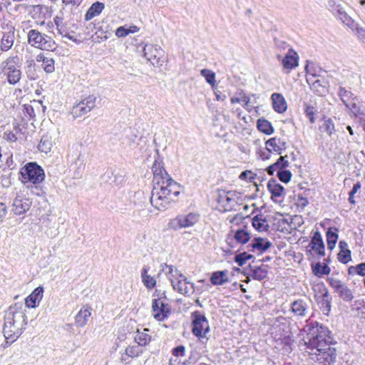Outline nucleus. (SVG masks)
<instances>
[{
    "instance_id": "38",
    "label": "nucleus",
    "mask_w": 365,
    "mask_h": 365,
    "mask_svg": "<svg viewBox=\"0 0 365 365\" xmlns=\"http://www.w3.org/2000/svg\"><path fill=\"white\" fill-rule=\"evenodd\" d=\"M234 239L237 243L244 245L250 240V234L245 228L239 229L235 231Z\"/></svg>"
},
{
    "instance_id": "19",
    "label": "nucleus",
    "mask_w": 365,
    "mask_h": 365,
    "mask_svg": "<svg viewBox=\"0 0 365 365\" xmlns=\"http://www.w3.org/2000/svg\"><path fill=\"white\" fill-rule=\"evenodd\" d=\"M290 307L292 312L298 317H305L309 312L308 303L302 299L293 301Z\"/></svg>"
},
{
    "instance_id": "39",
    "label": "nucleus",
    "mask_w": 365,
    "mask_h": 365,
    "mask_svg": "<svg viewBox=\"0 0 365 365\" xmlns=\"http://www.w3.org/2000/svg\"><path fill=\"white\" fill-rule=\"evenodd\" d=\"M257 127L259 131L267 135H270L274 132V128L271 123L264 118L257 120Z\"/></svg>"
},
{
    "instance_id": "16",
    "label": "nucleus",
    "mask_w": 365,
    "mask_h": 365,
    "mask_svg": "<svg viewBox=\"0 0 365 365\" xmlns=\"http://www.w3.org/2000/svg\"><path fill=\"white\" fill-rule=\"evenodd\" d=\"M329 6L331 7L333 14L340 19L345 25L353 29L355 26L354 20L346 14L340 4H336L335 1H329Z\"/></svg>"
},
{
    "instance_id": "12",
    "label": "nucleus",
    "mask_w": 365,
    "mask_h": 365,
    "mask_svg": "<svg viewBox=\"0 0 365 365\" xmlns=\"http://www.w3.org/2000/svg\"><path fill=\"white\" fill-rule=\"evenodd\" d=\"M265 145L269 154H266L264 151H260V157L262 160L269 159L270 153L272 152L280 155L287 148V143L284 140L277 138L276 137L267 140Z\"/></svg>"
},
{
    "instance_id": "50",
    "label": "nucleus",
    "mask_w": 365,
    "mask_h": 365,
    "mask_svg": "<svg viewBox=\"0 0 365 365\" xmlns=\"http://www.w3.org/2000/svg\"><path fill=\"white\" fill-rule=\"evenodd\" d=\"M48 221L50 226L45 230V234L48 237L53 239L56 237L59 233L58 226L56 222L51 223V221Z\"/></svg>"
},
{
    "instance_id": "55",
    "label": "nucleus",
    "mask_w": 365,
    "mask_h": 365,
    "mask_svg": "<svg viewBox=\"0 0 365 365\" xmlns=\"http://www.w3.org/2000/svg\"><path fill=\"white\" fill-rule=\"evenodd\" d=\"M338 259L341 263H348L351 259V251L345 250L343 252H339V253L338 254Z\"/></svg>"
},
{
    "instance_id": "30",
    "label": "nucleus",
    "mask_w": 365,
    "mask_h": 365,
    "mask_svg": "<svg viewBox=\"0 0 365 365\" xmlns=\"http://www.w3.org/2000/svg\"><path fill=\"white\" fill-rule=\"evenodd\" d=\"M104 9V4L101 2H95L87 11L85 15V19L86 21H89L92 19L94 16L99 15L103 9Z\"/></svg>"
},
{
    "instance_id": "28",
    "label": "nucleus",
    "mask_w": 365,
    "mask_h": 365,
    "mask_svg": "<svg viewBox=\"0 0 365 365\" xmlns=\"http://www.w3.org/2000/svg\"><path fill=\"white\" fill-rule=\"evenodd\" d=\"M210 282L213 285H222L229 282L227 271L222 270L214 272L211 275Z\"/></svg>"
},
{
    "instance_id": "56",
    "label": "nucleus",
    "mask_w": 365,
    "mask_h": 365,
    "mask_svg": "<svg viewBox=\"0 0 365 365\" xmlns=\"http://www.w3.org/2000/svg\"><path fill=\"white\" fill-rule=\"evenodd\" d=\"M38 185H34V186L31 187V191L34 195H36L37 196H45L46 192L43 187Z\"/></svg>"
},
{
    "instance_id": "11",
    "label": "nucleus",
    "mask_w": 365,
    "mask_h": 365,
    "mask_svg": "<svg viewBox=\"0 0 365 365\" xmlns=\"http://www.w3.org/2000/svg\"><path fill=\"white\" fill-rule=\"evenodd\" d=\"M164 51L156 44H145L143 48L144 56L153 66L160 67L163 64L162 58L164 56Z\"/></svg>"
},
{
    "instance_id": "54",
    "label": "nucleus",
    "mask_w": 365,
    "mask_h": 365,
    "mask_svg": "<svg viewBox=\"0 0 365 365\" xmlns=\"http://www.w3.org/2000/svg\"><path fill=\"white\" fill-rule=\"evenodd\" d=\"M304 112H305L307 117L309 118L310 123H315L314 115L317 113V110L315 109V108L312 106L306 105Z\"/></svg>"
},
{
    "instance_id": "47",
    "label": "nucleus",
    "mask_w": 365,
    "mask_h": 365,
    "mask_svg": "<svg viewBox=\"0 0 365 365\" xmlns=\"http://www.w3.org/2000/svg\"><path fill=\"white\" fill-rule=\"evenodd\" d=\"M22 113V118L26 121H29L35 117L34 109L32 106L29 104L24 105Z\"/></svg>"
},
{
    "instance_id": "33",
    "label": "nucleus",
    "mask_w": 365,
    "mask_h": 365,
    "mask_svg": "<svg viewBox=\"0 0 365 365\" xmlns=\"http://www.w3.org/2000/svg\"><path fill=\"white\" fill-rule=\"evenodd\" d=\"M267 189L272 194V198L282 196L284 191V187L277 183L275 180H271L268 182Z\"/></svg>"
},
{
    "instance_id": "45",
    "label": "nucleus",
    "mask_w": 365,
    "mask_h": 365,
    "mask_svg": "<svg viewBox=\"0 0 365 365\" xmlns=\"http://www.w3.org/2000/svg\"><path fill=\"white\" fill-rule=\"evenodd\" d=\"M200 74L205 78L206 82L212 88L215 86V73L212 71L203 68L200 71Z\"/></svg>"
},
{
    "instance_id": "62",
    "label": "nucleus",
    "mask_w": 365,
    "mask_h": 365,
    "mask_svg": "<svg viewBox=\"0 0 365 365\" xmlns=\"http://www.w3.org/2000/svg\"><path fill=\"white\" fill-rule=\"evenodd\" d=\"M115 35L119 38L125 37L128 35L127 28L125 26H120L115 31Z\"/></svg>"
},
{
    "instance_id": "64",
    "label": "nucleus",
    "mask_w": 365,
    "mask_h": 365,
    "mask_svg": "<svg viewBox=\"0 0 365 365\" xmlns=\"http://www.w3.org/2000/svg\"><path fill=\"white\" fill-rule=\"evenodd\" d=\"M4 138L10 142H15L17 140L16 135L11 131H5Z\"/></svg>"
},
{
    "instance_id": "7",
    "label": "nucleus",
    "mask_w": 365,
    "mask_h": 365,
    "mask_svg": "<svg viewBox=\"0 0 365 365\" xmlns=\"http://www.w3.org/2000/svg\"><path fill=\"white\" fill-rule=\"evenodd\" d=\"M200 219V215L197 212L178 215L175 218L169 220L168 227L170 230L178 231L182 228L194 226Z\"/></svg>"
},
{
    "instance_id": "5",
    "label": "nucleus",
    "mask_w": 365,
    "mask_h": 365,
    "mask_svg": "<svg viewBox=\"0 0 365 365\" xmlns=\"http://www.w3.org/2000/svg\"><path fill=\"white\" fill-rule=\"evenodd\" d=\"M22 182L38 185L45 179L44 170L36 163H29L20 171Z\"/></svg>"
},
{
    "instance_id": "57",
    "label": "nucleus",
    "mask_w": 365,
    "mask_h": 365,
    "mask_svg": "<svg viewBox=\"0 0 365 365\" xmlns=\"http://www.w3.org/2000/svg\"><path fill=\"white\" fill-rule=\"evenodd\" d=\"M287 156H281L275 163V165L279 168V170H282L289 166V162L285 159Z\"/></svg>"
},
{
    "instance_id": "15",
    "label": "nucleus",
    "mask_w": 365,
    "mask_h": 365,
    "mask_svg": "<svg viewBox=\"0 0 365 365\" xmlns=\"http://www.w3.org/2000/svg\"><path fill=\"white\" fill-rule=\"evenodd\" d=\"M171 284L174 290L183 295L190 296L195 292L194 284L188 281L184 275L175 281H173Z\"/></svg>"
},
{
    "instance_id": "40",
    "label": "nucleus",
    "mask_w": 365,
    "mask_h": 365,
    "mask_svg": "<svg viewBox=\"0 0 365 365\" xmlns=\"http://www.w3.org/2000/svg\"><path fill=\"white\" fill-rule=\"evenodd\" d=\"M53 146L52 140L48 135H44L41 137L38 148L41 152L47 153L51 150Z\"/></svg>"
},
{
    "instance_id": "53",
    "label": "nucleus",
    "mask_w": 365,
    "mask_h": 365,
    "mask_svg": "<svg viewBox=\"0 0 365 365\" xmlns=\"http://www.w3.org/2000/svg\"><path fill=\"white\" fill-rule=\"evenodd\" d=\"M250 98L246 95V94H243L240 98H231V103H244V107L249 110V104H250Z\"/></svg>"
},
{
    "instance_id": "13",
    "label": "nucleus",
    "mask_w": 365,
    "mask_h": 365,
    "mask_svg": "<svg viewBox=\"0 0 365 365\" xmlns=\"http://www.w3.org/2000/svg\"><path fill=\"white\" fill-rule=\"evenodd\" d=\"M170 306L163 302L161 297L153 299L152 302V312L153 317L160 322L164 321L170 313Z\"/></svg>"
},
{
    "instance_id": "8",
    "label": "nucleus",
    "mask_w": 365,
    "mask_h": 365,
    "mask_svg": "<svg viewBox=\"0 0 365 365\" xmlns=\"http://www.w3.org/2000/svg\"><path fill=\"white\" fill-rule=\"evenodd\" d=\"M327 282L342 301L350 302L354 299V292L346 283L334 277H329Z\"/></svg>"
},
{
    "instance_id": "32",
    "label": "nucleus",
    "mask_w": 365,
    "mask_h": 365,
    "mask_svg": "<svg viewBox=\"0 0 365 365\" xmlns=\"http://www.w3.org/2000/svg\"><path fill=\"white\" fill-rule=\"evenodd\" d=\"M107 182L111 185H119L123 181V176L115 170H110L105 173Z\"/></svg>"
},
{
    "instance_id": "42",
    "label": "nucleus",
    "mask_w": 365,
    "mask_h": 365,
    "mask_svg": "<svg viewBox=\"0 0 365 365\" xmlns=\"http://www.w3.org/2000/svg\"><path fill=\"white\" fill-rule=\"evenodd\" d=\"M148 331V329H145L143 331H137L134 339L138 346H145L150 341L151 336L145 332Z\"/></svg>"
},
{
    "instance_id": "36",
    "label": "nucleus",
    "mask_w": 365,
    "mask_h": 365,
    "mask_svg": "<svg viewBox=\"0 0 365 365\" xmlns=\"http://www.w3.org/2000/svg\"><path fill=\"white\" fill-rule=\"evenodd\" d=\"M149 268L144 266L141 270V278L143 284L149 289H153L156 284V280L153 277L148 274Z\"/></svg>"
},
{
    "instance_id": "4",
    "label": "nucleus",
    "mask_w": 365,
    "mask_h": 365,
    "mask_svg": "<svg viewBox=\"0 0 365 365\" xmlns=\"http://www.w3.org/2000/svg\"><path fill=\"white\" fill-rule=\"evenodd\" d=\"M0 74L5 76L11 85L16 84L21 78L19 57L11 56L0 63Z\"/></svg>"
},
{
    "instance_id": "59",
    "label": "nucleus",
    "mask_w": 365,
    "mask_h": 365,
    "mask_svg": "<svg viewBox=\"0 0 365 365\" xmlns=\"http://www.w3.org/2000/svg\"><path fill=\"white\" fill-rule=\"evenodd\" d=\"M185 348L182 345L175 347L172 351L173 356L176 357L183 356L185 355Z\"/></svg>"
},
{
    "instance_id": "41",
    "label": "nucleus",
    "mask_w": 365,
    "mask_h": 365,
    "mask_svg": "<svg viewBox=\"0 0 365 365\" xmlns=\"http://www.w3.org/2000/svg\"><path fill=\"white\" fill-rule=\"evenodd\" d=\"M312 272L314 275L321 277L323 275L329 274L331 272L330 267L327 264L317 262L312 267Z\"/></svg>"
},
{
    "instance_id": "14",
    "label": "nucleus",
    "mask_w": 365,
    "mask_h": 365,
    "mask_svg": "<svg viewBox=\"0 0 365 365\" xmlns=\"http://www.w3.org/2000/svg\"><path fill=\"white\" fill-rule=\"evenodd\" d=\"M31 200L23 193H18L13 202V208L15 215H21L26 213L31 207Z\"/></svg>"
},
{
    "instance_id": "21",
    "label": "nucleus",
    "mask_w": 365,
    "mask_h": 365,
    "mask_svg": "<svg viewBox=\"0 0 365 365\" xmlns=\"http://www.w3.org/2000/svg\"><path fill=\"white\" fill-rule=\"evenodd\" d=\"M309 246L319 256L325 255V246L319 231H316L311 238Z\"/></svg>"
},
{
    "instance_id": "35",
    "label": "nucleus",
    "mask_w": 365,
    "mask_h": 365,
    "mask_svg": "<svg viewBox=\"0 0 365 365\" xmlns=\"http://www.w3.org/2000/svg\"><path fill=\"white\" fill-rule=\"evenodd\" d=\"M140 352L139 346H128L125 350V354H122L121 361L128 364L130 358L138 356Z\"/></svg>"
},
{
    "instance_id": "34",
    "label": "nucleus",
    "mask_w": 365,
    "mask_h": 365,
    "mask_svg": "<svg viewBox=\"0 0 365 365\" xmlns=\"http://www.w3.org/2000/svg\"><path fill=\"white\" fill-rule=\"evenodd\" d=\"M252 226L259 232L267 231L269 228L267 220L262 215H257L252 218Z\"/></svg>"
},
{
    "instance_id": "43",
    "label": "nucleus",
    "mask_w": 365,
    "mask_h": 365,
    "mask_svg": "<svg viewBox=\"0 0 365 365\" xmlns=\"http://www.w3.org/2000/svg\"><path fill=\"white\" fill-rule=\"evenodd\" d=\"M319 129L323 133H327L330 137L335 131L334 124L331 118L325 119Z\"/></svg>"
},
{
    "instance_id": "22",
    "label": "nucleus",
    "mask_w": 365,
    "mask_h": 365,
    "mask_svg": "<svg viewBox=\"0 0 365 365\" xmlns=\"http://www.w3.org/2000/svg\"><path fill=\"white\" fill-rule=\"evenodd\" d=\"M271 99L272 101L273 108L276 112L282 113L287 110V103L282 94L274 93L271 96Z\"/></svg>"
},
{
    "instance_id": "25",
    "label": "nucleus",
    "mask_w": 365,
    "mask_h": 365,
    "mask_svg": "<svg viewBox=\"0 0 365 365\" xmlns=\"http://www.w3.org/2000/svg\"><path fill=\"white\" fill-rule=\"evenodd\" d=\"M249 274L252 277V279L262 281L267 278V267L265 265L250 267Z\"/></svg>"
},
{
    "instance_id": "23",
    "label": "nucleus",
    "mask_w": 365,
    "mask_h": 365,
    "mask_svg": "<svg viewBox=\"0 0 365 365\" xmlns=\"http://www.w3.org/2000/svg\"><path fill=\"white\" fill-rule=\"evenodd\" d=\"M161 272H163L171 283L182 277V274L175 266L168 265L165 263L161 264Z\"/></svg>"
},
{
    "instance_id": "51",
    "label": "nucleus",
    "mask_w": 365,
    "mask_h": 365,
    "mask_svg": "<svg viewBox=\"0 0 365 365\" xmlns=\"http://www.w3.org/2000/svg\"><path fill=\"white\" fill-rule=\"evenodd\" d=\"M96 97L93 95H91L81 100L79 103L89 110H91L96 106Z\"/></svg>"
},
{
    "instance_id": "61",
    "label": "nucleus",
    "mask_w": 365,
    "mask_h": 365,
    "mask_svg": "<svg viewBox=\"0 0 365 365\" xmlns=\"http://www.w3.org/2000/svg\"><path fill=\"white\" fill-rule=\"evenodd\" d=\"M345 106L355 115H356V113L359 111V108L356 106L354 100H351L349 103H346Z\"/></svg>"
},
{
    "instance_id": "26",
    "label": "nucleus",
    "mask_w": 365,
    "mask_h": 365,
    "mask_svg": "<svg viewBox=\"0 0 365 365\" xmlns=\"http://www.w3.org/2000/svg\"><path fill=\"white\" fill-rule=\"evenodd\" d=\"M272 245V243L267 239L262 237H255L252 240V244L249 245L248 247H251V251L254 252L255 250H259L261 252H264L267 250Z\"/></svg>"
},
{
    "instance_id": "3",
    "label": "nucleus",
    "mask_w": 365,
    "mask_h": 365,
    "mask_svg": "<svg viewBox=\"0 0 365 365\" xmlns=\"http://www.w3.org/2000/svg\"><path fill=\"white\" fill-rule=\"evenodd\" d=\"M25 311L21 303H15L6 312L3 333L6 346L14 342L25 329L27 324Z\"/></svg>"
},
{
    "instance_id": "63",
    "label": "nucleus",
    "mask_w": 365,
    "mask_h": 365,
    "mask_svg": "<svg viewBox=\"0 0 365 365\" xmlns=\"http://www.w3.org/2000/svg\"><path fill=\"white\" fill-rule=\"evenodd\" d=\"M309 203V201L307 197H304L302 196H299L297 201V205L298 207L301 209H304Z\"/></svg>"
},
{
    "instance_id": "18",
    "label": "nucleus",
    "mask_w": 365,
    "mask_h": 365,
    "mask_svg": "<svg viewBox=\"0 0 365 365\" xmlns=\"http://www.w3.org/2000/svg\"><path fill=\"white\" fill-rule=\"evenodd\" d=\"M305 71L307 74V81L308 83L312 82V88L314 91H315L319 95H323L326 91V86L327 83L325 81H321L319 79L313 81L312 78L317 76L315 73H312L310 71L309 68V64H307L305 66Z\"/></svg>"
},
{
    "instance_id": "60",
    "label": "nucleus",
    "mask_w": 365,
    "mask_h": 365,
    "mask_svg": "<svg viewBox=\"0 0 365 365\" xmlns=\"http://www.w3.org/2000/svg\"><path fill=\"white\" fill-rule=\"evenodd\" d=\"M274 43H275V46L279 49L280 51L282 50H286L287 48L289 49V48H291L289 46V44L285 42L284 41H282V40H279V39H277V38H275L274 39Z\"/></svg>"
},
{
    "instance_id": "9",
    "label": "nucleus",
    "mask_w": 365,
    "mask_h": 365,
    "mask_svg": "<svg viewBox=\"0 0 365 365\" xmlns=\"http://www.w3.org/2000/svg\"><path fill=\"white\" fill-rule=\"evenodd\" d=\"M237 199L238 194L235 191L225 190L217 191V201L224 212L234 210L237 204Z\"/></svg>"
},
{
    "instance_id": "10",
    "label": "nucleus",
    "mask_w": 365,
    "mask_h": 365,
    "mask_svg": "<svg viewBox=\"0 0 365 365\" xmlns=\"http://www.w3.org/2000/svg\"><path fill=\"white\" fill-rule=\"evenodd\" d=\"M192 316V331L198 338H207V334L210 331V326L207 318L199 312H195Z\"/></svg>"
},
{
    "instance_id": "31",
    "label": "nucleus",
    "mask_w": 365,
    "mask_h": 365,
    "mask_svg": "<svg viewBox=\"0 0 365 365\" xmlns=\"http://www.w3.org/2000/svg\"><path fill=\"white\" fill-rule=\"evenodd\" d=\"M338 229L336 227H329L326 233L327 247L329 250H333L335 247L336 243L338 240Z\"/></svg>"
},
{
    "instance_id": "24",
    "label": "nucleus",
    "mask_w": 365,
    "mask_h": 365,
    "mask_svg": "<svg viewBox=\"0 0 365 365\" xmlns=\"http://www.w3.org/2000/svg\"><path fill=\"white\" fill-rule=\"evenodd\" d=\"M36 60L42 63V68L47 73H51L55 71V61L53 58L45 56L43 53L37 55Z\"/></svg>"
},
{
    "instance_id": "44",
    "label": "nucleus",
    "mask_w": 365,
    "mask_h": 365,
    "mask_svg": "<svg viewBox=\"0 0 365 365\" xmlns=\"http://www.w3.org/2000/svg\"><path fill=\"white\" fill-rule=\"evenodd\" d=\"M348 274L349 275L358 274L365 277V262H361L355 266H350L348 268Z\"/></svg>"
},
{
    "instance_id": "48",
    "label": "nucleus",
    "mask_w": 365,
    "mask_h": 365,
    "mask_svg": "<svg viewBox=\"0 0 365 365\" xmlns=\"http://www.w3.org/2000/svg\"><path fill=\"white\" fill-rule=\"evenodd\" d=\"M254 258V256L251 254H248L246 252H243L235 256V262L240 267L246 263L249 259Z\"/></svg>"
},
{
    "instance_id": "17",
    "label": "nucleus",
    "mask_w": 365,
    "mask_h": 365,
    "mask_svg": "<svg viewBox=\"0 0 365 365\" xmlns=\"http://www.w3.org/2000/svg\"><path fill=\"white\" fill-rule=\"evenodd\" d=\"M277 58L281 61L283 68L287 71H290L298 66L299 57L292 48H289L284 57L281 54L277 53Z\"/></svg>"
},
{
    "instance_id": "37",
    "label": "nucleus",
    "mask_w": 365,
    "mask_h": 365,
    "mask_svg": "<svg viewBox=\"0 0 365 365\" xmlns=\"http://www.w3.org/2000/svg\"><path fill=\"white\" fill-rule=\"evenodd\" d=\"M331 297L327 289L322 294L319 304H320V309L324 313L327 314L331 310Z\"/></svg>"
},
{
    "instance_id": "6",
    "label": "nucleus",
    "mask_w": 365,
    "mask_h": 365,
    "mask_svg": "<svg viewBox=\"0 0 365 365\" xmlns=\"http://www.w3.org/2000/svg\"><path fill=\"white\" fill-rule=\"evenodd\" d=\"M27 38L29 43L33 47L46 51H53L56 48L52 38L37 29H31L27 34Z\"/></svg>"
},
{
    "instance_id": "1",
    "label": "nucleus",
    "mask_w": 365,
    "mask_h": 365,
    "mask_svg": "<svg viewBox=\"0 0 365 365\" xmlns=\"http://www.w3.org/2000/svg\"><path fill=\"white\" fill-rule=\"evenodd\" d=\"M152 170L153 187L150 203L158 210L165 211L177 202L181 186L168 174L162 161L155 160Z\"/></svg>"
},
{
    "instance_id": "20",
    "label": "nucleus",
    "mask_w": 365,
    "mask_h": 365,
    "mask_svg": "<svg viewBox=\"0 0 365 365\" xmlns=\"http://www.w3.org/2000/svg\"><path fill=\"white\" fill-rule=\"evenodd\" d=\"M43 287H36L31 294L25 299L26 307L29 308H36L38 306L43 298Z\"/></svg>"
},
{
    "instance_id": "29",
    "label": "nucleus",
    "mask_w": 365,
    "mask_h": 365,
    "mask_svg": "<svg viewBox=\"0 0 365 365\" xmlns=\"http://www.w3.org/2000/svg\"><path fill=\"white\" fill-rule=\"evenodd\" d=\"M91 315V308L83 307L76 317V323L79 327H83Z\"/></svg>"
},
{
    "instance_id": "27",
    "label": "nucleus",
    "mask_w": 365,
    "mask_h": 365,
    "mask_svg": "<svg viewBox=\"0 0 365 365\" xmlns=\"http://www.w3.org/2000/svg\"><path fill=\"white\" fill-rule=\"evenodd\" d=\"M14 31H8L4 33L1 40L0 48L1 51H7L11 48L14 42Z\"/></svg>"
},
{
    "instance_id": "46",
    "label": "nucleus",
    "mask_w": 365,
    "mask_h": 365,
    "mask_svg": "<svg viewBox=\"0 0 365 365\" xmlns=\"http://www.w3.org/2000/svg\"><path fill=\"white\" fill-rule=\"evenodd\" d=\"M338 93L344 105L346 103H349L350 101L355 99L354 94L350 91L346 90L345 88L339 87Z\"/></svg>"
},
{
    "instance_id": "52",
    "label": "nucleus",
    "mask_w": 365,
    "mask_h": 365,
    "mask_svg": "<svg viewBox=\"0 0 365 365\" xmlns=\"http://www.w3.org/2000/svg\"><path fill=\"white\" fill-rule=\"evenodd\" d=\"M277 177L282 182L287 183L292 178V173L288 170H279L277 171Z\"/></svg>"
},
{
    "instance_id": "58",
    "label": "nucleus",
    "mask_w": 365,
    "mask_h": 365,
    "mask_svg": "<svg viewBox=\"0 0 365 365\" xmlns=\"http://www.w3.org/2000/svg\"><path fill=\"white\" fill-rule=\"evenodd\" d=\"M353 29L356 30V34L359 39L362 41L364 43H365V28L359 27L355 24L354 28Z\"/></svg>"
},
{
    "instance_id": "2",
    "label": "nucleus",
    "mask_w": 365,
    "mask_h": 365,
    "mask_svg": "<svg viewBox=\"0 0 365 365\" xmlns=\"http://www.w3.org/2000/svg\"><path fill=\"white\" fill-rule=\"evenodd\" d=\"M307 341H305L307 351L312 360L323 365H331L336 359V349L331 347V337L328 329L315 322L308 327Z\"/></svg>"
},
{
    "instance_id": "49",
    "label": "nucleus",
    "mask_w": 365,
    "mask_h": 365,
    "mask_svg": "<svg viewBox=\"0 0 365 365\" xmlns=\"http://www.w3.org/2000/svg\"><path fill=\"white\" fill-rule=\"evenodd\" d=\"M90 111L91 110H89L85 106H83V105L78 103L73 107L71 113L73 115L74 118H77L82 116L89 113Z\"/></svg>"
}]
</instances>
